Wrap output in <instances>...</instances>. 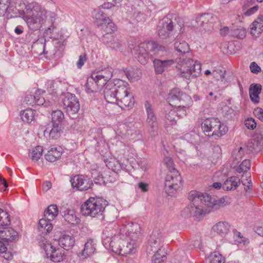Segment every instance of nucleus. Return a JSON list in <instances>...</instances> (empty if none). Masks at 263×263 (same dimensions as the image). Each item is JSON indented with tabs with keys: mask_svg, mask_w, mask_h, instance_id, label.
Returning <instances> with one entry per match:
<instances>
[{
	"mask_svg": "<svg viewBox=\"0 0 263 263\" xmlns=\"http://www.w3.org/2000/svg\"><path fill=\"white\" fill-rule=\"evenodd\" d=\"M188 198L192 203L184 209L181 215L184 217L193 216L200 219L210 212L219 209L223 205L227 198L222 197L216 200L206 193L192 191Z\"/></svg>",
	"mask_w": 263,
	"mask_h": 263,
	"instance_id": "obj_1",
	"label": "nucleus"
},
{
	"mask_svg": "<svg viewBox=\"0 0 263 263\" xmlns=\"http://www.w3.org/2000/svg\"><path fill=\"white\" fill-rule=\"evenodd\" d=\"M141 232L140 225L136 222L122 226L119 232L111 237L109 246L112 251L121 255L132 253L136 248V241Z\"/></svg>",
	"mask_w": 263,
	"mask_h": 263,
	"instance_id": "obj_2",
	"label": "nucleus"
},
{
	"mask_svg": "<svg viewBox=\"0 0 263 263\" xmlns=\"http://www.w3.org/2000/svg\"><path fill=\"white\" fill-rule=\"evenodd\" d=\"M47 11L40 4L33 2L28 4L23 11V18L29 28L32 30L40 29L47 17Z\"/></svg>",
	"mask_w": 263,
	"mask_h": 263,
	"instance_id": "obj_3",
	"label": "nucleus"
},
{
	"mask_svg": "<svg viewBox=\"0 0 263 263\" xmlns=\"http://www.w3.org/2000/svg\"><path fill=\"white\" fill-rule=\"evenodd\" d=\"M129 46L132 53L143 65L146 64L153 56H161L165 50L164 47L154 41L144 42L139 45Z\"/></svg>",
	"mask_w": 263,
	"mask_h": 263,
	"instance_id": "obj_4",
	"label": "nucleus"
},
{
	"mask_svg": "<svg viewBox=\"0 0 263 263\" xmlns=\"http://www.w3.org/2000/svg\"><path fill=\"white\" fill-rule=\"evenodd\" d=\"M107 204L103 198L90 197L81 205V212L83 215L97 218L103 215Z\"/></svg>",
	"mask_w": 263,
	"mask_h": 263,
	"instance_id": "obj_5",
	"label": "nucleus"
},
{
	"mask_svg": "<svg viewBox=\"0 0 263 263\" xmlns=\"http://www.w3.org/2000/svg\"><path fill=\"white\" fill-rule=\"evenodd\" d=\"M117 95L118 105L122 109L131 107L134 103L132 93L128 92V84L120 79H115L112 81Z\"/></svg>",
	"mask_w": 263,
	"mask_h": 263,
	"instance_id": "obj_6",
	"label": "nucleus"
},
{
	"mask_svg": "<svg viewBox=\"0 0 263 263\" xmlns=\"http://www.w3.org/2000/svg\"><path fill=\"white\" fill-rule=\"evenodd\" d=\"M201 127L205 135L209 137H220L226 133L227 127L217 119L208 118L202 123Z\"/></svg>",
	"mask_w": 263,
	"mask_h": 263,
	"instance_id": "obj_7",
	"label": "nucleus"
},
{
	"mask_svg": "<svg viewBox=\"0 0 263 263\" xmlns=\"http://www.w3.org/2000/svg\"><path fill=\"white\" fill-rule=\"evenodd\" d=\"M37 240L41 248L45 251L46 256L55 262L62 261L65 257L64 252L60 249H55L44 237L40 236Z\"/></svg>",
	"mask_w": 263,
	"mask_h": 263,
	"instance_id": "obj_8",
	"label": "nucleus"
},
{
	"mask_svg": "<svg viewBox=\"0 0 263 263\" xmlns=\"http://www.w3.org/2000/svg\"><path fill=\"white\" fill-rule=\"evenodd\" d=\"M168 99L172 106L178 107L189 108L192 102L191 98L179 88L173 89L169 93Z\"/></svg>",
	"mask_w": 263,
	"mask_h": 263,
	"instance_id": "obj_9",
	"label": "nucleus"
},
{
	"mask_svg": "<svg viewBox=\"0 0 263 263\" xmlns=\"http://www.w3.org/2000/svg\"><path fill=\"white\" fill-rule=\"evenodd\" d=\"M144 108L146 113V124L148 132L152 136H155L158 134V122L152 105L148 101L144 103Z\"/></svg>",
	"mask_w": 263,
	"mask_h": 263,
	"instance_id": "obj_10",
	"label": "nucleus"
},
{
	"mask_svg": "<svg viewBox=\"0 0 263 263\" xmlns=\"http://www.w3.org/2000/svg\"><path fill=\"white\" fill-rule=\"evenodd\" d=\"M175 22L173 20V15L168 14L159 21L157 27V32L160 37L163 39L169 37L175 27Z\"/></svg>",
	"mask_w": 263,
	"mask_h": 263,
	"instance_id": "obj_11",
	"label": "nucleus"
},
{
	"mask_svg": "<svg viewBox=\"0 0 263 263\" xmlns=\"http://www.w3.org/2000/svg\"><path fill=\"white\" fill-rule=\"evenodd\" d=\"M182 179L177 171L169 173L166 176L165 190L166 193L171 196L175 191L179 189L181 185Z\"/></svg>",
	"mask_w": 263,
	"mask_h": 263,
	"instance_id": "obj_12",
	"label": "nucleus"
},
{
	"mask_svg": "<svg viewBox=\"0 0 263 263\" xmlns=\"http://www.w3.org/2000/svg\"><path fill=\"white\" fill-rule=\"evenodd\" d=\"M67 114L71 118H74L80 109L79 100L74 94L67 92L63 100Z\"/></svg>",
	"mask_w": 263,
	"mask_h": 263,
	"instance_id": "obj_13",
	"label": "nucleus"
},
{
	"mask_svg": "<svg viewBox=\"0 0 263 263\" xmlns=\"http://www.w3.org/2000/svg\"><path fill=\"white\" fill-rule=\"evenodd\" d=\"M163 237L161 233L154 232L151 235L146 247V252L153 254L162 252Z\"/></svg>",
	"mask_w": 263,
	"mask_h": 263,
	"instance_id": "obj_14",
	"label": "nucleus"
},
{
	"mask_svg": "<svg viewBox=\"0 0 263 263\" xmlns=\"http://www.w3.org/2000/svg\"><path fill=\"white\" fill-rule=\"evenodd\" d=\"M92 74L96 80V83H98V85L101 89L105 85L106 86L109 82H112V81H109L113 76V69L111 67H106L93 72Z\"/></svg>",
	"mask_w": 263,
	"mask_h": 263,
	"instance_id": "obj_15",
	"label": "nucleus"
},
{
	"mask_svg": "<svg viewBox=\"0 0 263 263\" xmlns=\"http://www.w3.org/2000/svg\"><path fill=\"white\" fill-rule=\"evenodd\" d=\"M70 182L72 186L80 191L87 190L91 187L93 183L87 177L78 175L71 179Z\"/></svg>",
	"mask_w": 263,
	"mask_h": 263,
	"instance_id": "obj_16",
	"label": "nucleus"
},
{
	"mask_svg": "<svg viewBox=\"0 0 263 263\" xmlns=\"http://www.w3.org/2000/svg\"><path fill=\"white\" fill-rule=\"evenodd\" d=\"M176 62L177 63L176 68L178 71V74L184 78L185 76H189V73L190 72L187 70L189 69V67L191 66V64L193 63V60L182 54L181 57L176 59Z\"/></svg>",
	"mask_w": 263,
	"mask_h": 263,
	"instance_id": "obj_17",
	"label": "nucleus"
},
{
	"mask_svg": "<svg viewBox=\"0 0 263 263\" xmlns=\"http://www.w3.org/2000/svg\"><path fill=\"white\" fill-rule=\"evenodd\" d=\"M92 16L95 23L98 26H104L108 25L111 27L114 24L111 22L110 18L103 12L100 7L95 9L92 12Z\"/></svg>",
	"mask_w": 263,
	"mask_h": 263,
	"instance_id": "obj_18",
	"label": "nucleus"
},
{
	"mask_svg": "<svg viewBox=\"0 0 263 263\" xmlns=\"http://www.w3.org/2000/svg\"><path fill=\"white\" fill-rule=\"evenodd\" d=\"M247 147L252 152H259L263 148V136L261 134H255L250 139Z\"/></svg>",
	"mask_w": 263,
	"mask_h": 263,
	"instance_id": "obj_19",
	"label": "nucleus"
},
{
	"mask_svg": "<svg viewBox=\"0 0 263 263\" xmlns=\"http://www.w3.org/2000/svg\"><path fill=\"white\" fill-rule=\"evenodd\" d=\"M112 82H109L104 90V98L106 102L109 103L117 104L118 105L117 95Z\"/></svg>",
	"mask_w": 263,
	"mask_h": 263,
	"instance_id": "obj_20",
	"label": "nucleus"
},
{
	"mask_svg": "<svg viewBox=\"0 0 263 263\" xmlns=\"http://www.w3.org/2000/svg\"><path fill=\"white\" fill-rule=\"evenodd\" d=\"M18 238V233L12 228H6L0 230V238L7 242L17 241Z\"/></svg>",
	"mask_w": 263,
	"mask_h": 263,
	"instance_id": "obj_21",
	"label": "nucleus"
},
{
	"mask_svg": "<svg viewBox=\"0 0 263 263\" xmlns=\"http://www.w3.org/2000/svg\"><path fill=\"white\" fill-rule=\"evenodd\" d=\"M74 242L75 239L73 236L64 233H61L59 239V245L66 250L71 249L73 246Z\"/></svg>",
	"mask_w": 263,
	"mask_h": 263,
	"instance_id": "obj_22",
	"label": "nucleus"
},
{
	"mask_svg": "<svg viewBox=\"0 0 263 263\" xmlns=\"http://www.w3.org/2000/svg\"><path fill=\"white\" fill-rule=\"evenodd\" d=\"M96 251V243L91 239H88L85 243L83 249L79 252V255L83 258H86L94 254Z\"/></svg>",
	"mask_w": 263,
	"mask_h": 263,
	"instance_id": "obj_23",
	"label": "nucleus"
},
{
	"mask_svg": "<svg viewBox=\"0 0 263 263\" xmlns=\"http://www.w3.org/2000/svg\"><path fill=\"white\" fill-rule=\"evenodd\" d=\"M230 226L225 221L218 222L215 224L212 229V232L216 233L221 236H225L229 231Z\"/></svg>",
	"mask_w": 263,
	"mask_h": 263,
	"instance_id": "obj_24",
	"label": "nucleus"
},
{
	"mask_svg": "<svg viewBox=\"0 0 263 263\" xmlns=\"http://www.w3.org/2000/svg\"><path fill=\"white\" fill-rule=\"evenodd\" d=\"M174 63L173 60H161L156 59L153 61L155 70L157 73H162Z\"/></svg>",
	"mask_w": 263,
	"mask_h": 263,
	"instance_id": "obj_25",
	"label": "nucleus"
},
{
	"mask_svg": "<svg viewBox=\"0 0 263 263\" xmlns=\"http://www.w3.org/2000/svg\"><path fill=\"white\" fill-rule=\"evenodd\" d=\"M62 148L61 147H51L45 155V159L50 162L57 161L61 156Z\"/></svg>",
	"mask_w": 263,
	"mask_h": 263,
	"instance_id": "obj_26",
	"label": "nucleus"
},
{
	"mask_svg": "<svg viewBox=\"0 0 263 263\" xmlns=\"http://www.w3.org/2000/svg\"><path fill=\"white\" fill-rule=\"evenodd\" d=\"M244 155V150L242 147L238 146L232 152V162L230 164L232 168H235Z\"/></svg>",
	"mask_w": 263,
	"mask_h": 263,
	"instance_id": "obj_27",
	"label": "nucleus"
},
{
	"mask_svg": "<svg viewBox=\"0 0 263 263\" xmlns=\"http://www.w3.org/2000/svg\"><path fill=\"white\" fill-rule=\"evenodd\" d=\"M240 180L239 177L231 176L227 178L222 184V188L226 191L236 190L240 184Z\"/></svg>",
	"mask_w": 263,
	"mask_h": 263,
	"instance_id": "obj_28",
	"label": "nucleus"
},
{
	"mask_svg": "<svg viewBox=\"0 0 263 263\" xmlns=\"http://www.w3.org/2000/svg\"><path fill=\"white\" fill-rule=\"evenodd\" d=\"M191 65V66L189 67V69L187 70V71L190 72V73H189V76H185L184 78L187 80L197 78L199 77L201 73V66L198 62L193 60V63Z\"/></svg>",
	"mask_w": 263,
	"mask_h": 263,
	"instance_id": "obj_29",
	"label": "nucleus"
},
{
	"mask_svg": "<svg viewBox=\"0 0 263 263\" xmlns=\"http://www.w3.org/2000/svg\"><path fill=\"white\" fill-rule=\"evenodd\" d=\"M101 89V87H99L98 83H96V80L91 74V76L88 78L85 84V90L86 92L90 94L94 93Z\"/></svg>",
	"mask_w": 263,
	"mask_h": 263,
	"instance_id": "obj_30",
	"label": "nucleus"
},
{
	"mask_svg": "<svg viewBox=\"0 0 263 263\" xmlns=\"http://www.w3.org/2000/svg\"><path fill=\"white\" fill-rule=\"evenodd\" d=\"M261 86L259 84H251L249 88V95L251 101L254 103L259 101V95L261 93Z\"/></svg>",
	"mask_w": 263,
	"mask_h": 263,
	"instance_id": "obj_31",
	"label": "nucleus"
},
{
	"mask_svg": "<svg viewBox=\"0 0 263 263\" xmlns=\"http://www.w3.org/2000/svg\"><path fill=\"white\" fill-rule=\"evenodd\" d=\"M215 17L211 13L202 14L196 17V22L199 27H204V25L212 23Z\"/></svg>",
	"mask_w": 263,
	"mask_h": 263,
	"instance_id": "obj_32",
	"label": "nucleus"
},
{
	"mask_svg": "<svg viewBox=\"0 0 263 263\" xmlns=\"http://www.w3.org/2000/svg\"><path fill=\"white\" fill-rule=\"evenodd\" d=\"M174 48L177 52L182 54L188 53L190 49L188 43L178 37L175 40Z\"/></svg>",
	"mask_w": 263,
	"mask_h": 263,
	"instance_id": "obj_33",
	"label": "nucleus"
},
{
	"mask_svg": "<svg viewBox=\"0 0 263 263\" xmlns=\"http://www.w3.org/2000/svg\"><path fill=\"white\" fill-rule=\"evenodd\" d=\"M263 32V16L258 17L254 21L251 27V33L254 36H258Z\"/></svg>",
	"mask_w": 263,
	"mask_h": 263,
	"instance_id": "obj_34",
	"label": "nucleus"
},
{
	"mask_svg": "<svg viewBox=\"0 0 263 263\" xmlns=\"http://www.w3.org/2000/svg\"><path fill=\"white\" fill-rule=\"evenodd\" d=\"M50 221L46 218L40 220L38 230L42 234L49 233L52 230L53 226Z\"/></svg>",
	"mask_w": 263,
	"mask_h": 263,
	"instance_id": "obj_35",
	"label": "nucleus"
},
{
	"mask_svg": "<svg viewBox=\"0 0 263 263\" xmlns=\"http://www.w3.org/2000/svg\"><path fill=\"white\" fill-rule=\"evenodd\" d=\"M59 210L56 204H51L44 212V217L48 220H53L58 216Z\"/></svg>",
	"mask_w": 263,
	"mask_h": 263,
	"instance_id": "obj_36",
	"label": "nucleus"
},
{
	"mask_svg": "<svg viewBox=\"0 0 263 263\" xmlns=\"http://www.w3.org/2000/svg\"><path fill=\"white\" fill-rule=\"evenodd\" d=\"M63 213L64 218L68 223L75 224L79 222L80 219L77 217L73 210L67 209Z\"/></svg>",
	"mask_w": 263,
	"mask_h": 263,
	"instance_id": "obj_37",
	"label": "nucleus"
},
{
	"mask_svg": "<svg viewBox=\"0 0 263 263\" xmlns=\"http://www.w3.org/2000/svg\"><path fill=\"white\" fill-rule=\"evenodd\" d=\"M35 113L33 109H27L21 111V117L24 122L30 123L34 120Z\"/></svg>",
	"mask_w": 263,
	"mask_h": 263,
	"instance_id": "obj_38",
	"label": "nucleus"
},
{
	"mask_svg": "<svg viewBox=\"0 0 263 263\" xmlns=\"http://www.w3.org/2000/svg\"><path fill=\"white\" fill-rule=\"evenodd\" d=\"M43 152V147L36 146L30 150L29 156L32 160L37 161L41 158Z\"/></svg>",
	"mask_w": 263,
	"mask_h": 263,
	"instance_id": "obj_39",
	"label": "nucleus"
},
{
	"mask_svg": "<svg viewBox=\"0 0 263 263\" xmlns=\"http://www.w3.org/2000/svg\"><path fill=\"white\" fill-rule=\"evenodd\" d=\"M64 119V115L61 110H56L52 111L51 114V120L52 124L61 125Z\"/></svg>",
	"mask_w": 263,
	"mask_h": 263,
	"instance_id": "obj_40",
	"label": "nucleus"
},
{
	"mask_svg": "<svg viewBox=\"0 0 263 263\" xmlns=\"http://www.w3.org/2000/svg\"><path fill=\"white\" fill-rule=\"evenodd\" d=\"M127 78L132 82L138 81L141 76V72L139 69H136L132 70H124Z\"/></svg>",
	"mask_w": 263,
	"mask_h": 263,
	"instance_id": "obj_41",
	"label": "nucleus"
},
{
	"mask_svg": "<svg viewBox=\"0 0 263 263\" xmlns=\"http://www.w3.org/2000/svg\"><path fill=\"white\" fill-rule=\"evenodd\" d=\"M61 127L60 125H53L52 124V127L51 129L47 128L45 130V133L49 134L50 137L53 139H56L60 137L61 135Z\"/></svg>",
	"mask_w": 263,
	"mask_h": 263,
	"instance_id": "obj_42",
	"label": "nucleus"
},
{
	"mask_svg": "<svg viewBox=\"0 0 263 263\" xmlns=\"http://www.w3.org/2000/svg\"><path fill=\"white\" fill-rule=\"evenodd\" d=\"M107 167L113 172L118 173L121 170V165L116 159L112 158L106 161Z\"/></svg>",
	"mask_w": 263,
	"mask_h": 263,
	"instance_id": "obj_43",
	"label": "nucleus"
},
{
	"mask_svg": "<svg viewBox=\"0 0 263 263\" xmlns=\"http://www.w3.org/2000/svg\"><path fill=\"white\" fill-rule=\"evenodd\" d=\"M10 222V218L8 213L0 209V226H8Z\"/></svg>",
	"mask_w": 263,
	"mask_h": 263,
	"instance_id": "obj_44",
	"label": "nucleus"
},
{
	"mask_svg": "<svg viewBox=\"0 0 263 263\" xmlns=\"http://www.w3.org/2000/svg\"><path fill=\"white\" fill-rule=\"evenodd\" d=\"M226 70L223 68L216 67L212 70V76L218 80H221V82H224L225 80Z\"/></svg>",
	"mask_w": 263,
	"mask_h": 263,
	"instance_id": "obj_45",
	"label": "nucleus"
},
{
	"mask_svg": "<svg viewBox=\"0 0 263 263\" xmlns=\"http://www.w3.org/2000/svg\"><path fill=\"white\" fill-rule=\"evenodd\" d=\"M45 92V91L38 89L36 91L35 93V104L38 105H41L45 104V106H47L49 105V102H46L44 97H43L41 95Z\"/></svg>",
	"mask_w": 263,
	"mask_h": 263,
	"instance_id": "obj_46",
	"label": "nucleus"
},
{
	"mask_svg": "<svg viewBox=\"0 0 263 263\" xmlns=\"http://www.w3.org/2000/svg\"><path fill=\"white\" fill-rule=\"evenodd\" d=\"M250 167H251L250 161L248 159H245L241 162V163L236 168V171L238 173H247L250 169Z\"/></svg>",
	"mask_w": 263,
	"mask_h": 263,
	"instance_id": "obj_47",
	"label": "nucleus"
},
{
	"mask_svg": "<svg viewBox=\"0 0 263 263\" xmlns=\"http://www.w3.org/2000/svg\"><path fill=\"white\" fill-rule=\"evenodd\" d=\"M45 43L40 41H37L33 43L32 48L34 52H36L38 54H42L45 52Z\"/></svg>",
	"mask_w": 263,
	"mask_h": 263,
	"instance_id": "obj_48",
	"label": "nucleus"
},
{
	"mask_svg": "<svg viewBox=\"0 0 263 263\" xmlns=\"http://www.w3.org/2000/svg\"><path fill=\"white\" fill-rule=\"evenodd\" d=\"M210 263H224V259L218 252L211 253L210 256Z\"/></svg>",
	"mask_w": 263,
	"mask_h": 263,
	"instance_id": "obj_49",
	"label": "nucleus"
},
{
	"mask_svg": "<svg viewBox=\"0 0 263 263\" xmlns=\"http://www.w3.org/2000/svg\"><path fill=\"white\" fill-rule=\"evenodd\" d=\"M165 118L172 124H175L177 120V113L175 112V109H172L168 111H166Z\"/></svg>",
	"mask_w": 263,
	"mask_h": 263,
	"instance_id": "obj_50",
	"label": "nucleus"
},
{
	"mask_svg": "<svg viewBox=\"0 0 263 263\" xmlns=\"http://www.w3.org/2000/svg\"><path fill=\"white\" fill-rule=\"evenodd\" d=\"M163 163L167 168L169 173L174 171H177L174 168V164L172 159L170 157H165L163 160Z\"/></svg>",
	"mask_w": 263,
	"mask_h": 263,
	"instance_id": "obj_51",
	"label": "nucleus"
},
{
	"mask_svg": "<svg viewBox=\"0 0 263 263\" xmlns=\"http://www.w3.org/2000/svg\"><path fill=\"white\" fill-rule=\"evenodd\" d=\"M166 256L162 252L154 254L152 258V263H164Z\"/></svg>",
	"mask_w": 263,
	"mask_h": 263,
	"instance_id": "obj_52",
	"label": "nucleus"
},
{
	"mask_svg": "<svg viewBox=\"0 0 263 263\" xmlns=\"http://www.w3.org/2000/svg\"><path fill=\"white\" fill-rule=\"evenodd\" d=\"M246 127L250 129H254L256 127V122L254 119L249 118L245 121Z\"/></svg>",
	"mask_w": 263,
	"mask_h": 263,
	"instance_id": "obj_53",
	"label": "nucleus"
},
{
	"mask_svg": "<svg viewBox=\"0 0 263 263\" xmlns=\"http://www.w3.org/2000/svg\"><path fill=\"white\" fill-rule=\"evenodd\" d=\"M57 83L53 80H49L47 82L46 85L48 92L50 93H55L54 90L56 89Z\"/></svg>",
	"mask_w": 263,
	"mask_h": 263,
	"instance_id": "obj_54",
	"label": "nucleus"
},
{
	"mask_svg": "<svg viewBox=\"0 0 263 263\" xmlns=\"http://www.w3.org/2000/svg\"><path fill=\"white\" fill-rule=\"evenodd\" d=\"M175 112L177 113V118H182L185 116L186 114V109L185 107H175Z\"/></svg>",
	"mask_w": 263,
	"mask_h": 263,
	"instance_id": "obj_55",
	"label": "nucleus"
},
{
	"mask_svg": "<svg viewBox=\"0 0 263 263\" xmlns=\"http://www.w3.org/2000/svg\"><path fill=\"white\" fill-rule=\"evenodd\" d=\"M35 95L28 94L25 97V102L28 105H33L35 104Z\"/></svg>",
	"mask_w": 263,
	"mask_h": 263,
	"instance_id": "obj_56",
	"label": "nucleus"
},
{
	"mask_svg": "<svg viewBox=\"0 0 263 263\" xmlns=\"http://www.w3.org/2000/svg\"><path fill=\"white\" fill-rule=\"evenodd\" d=\"M246 29L243 28L237 29L234 32V35H235L236 37L239 39L244 38L246 36Z\"/></svg>",
	"mask_w": 263,
	"mask_h": 263,
	"instance_id": "obj_57",
	"label": "nucleus"
},
{
	"mask_svg": "<svg viewBox=\"0 0 263 263\" xmlns=\"http://www.w3.org/2000/svg\"><path fill=\"white\" fill-rule=\"evenodd\" d=\"M250 69L252 73L255 74H257L261 71L260 67L255 62H253L251 63Z\"/></svg>",
	"mask_w": 263,
	"mask_h": 263,
	"instance_id": "obj_58",
	"label": "nucleus"
},
{
	"mask_svg": "<svg viewBox=\"0 0 263 263\" xmlns=\"http://www.w3.org/2000/svg\"><path fill=\"white\" fill-rule=\"evenodd\" d=\"M86 61L85 54H82L79 57V60L77 61L76 65L79 68H81L84 64Z\"/></svg>",
	"mask_w": 263,
	"mask_h": 263,
	"instance_id": "obj_59",
	"label": "nucleus"
},
{
	"mask_svg": "<svg viewBox=\"0 0 263 263\" xmlns=\"http://www.w3.org/2000/svg\"><path fill=\"white\" fill-rule=\"evenodd\" d=\"M253 113L258 119L263 122V109L262 108H256L254 110Z\"/></svg>",
	"mask_w": 263,
	"mask_h": 263,
	"instance_id": "obj_60",
	"label": "nucleus"
},
{
	"mask_svg": "<svg viewBox=\"0 0 263 263\" xmlns=\"http://www.w3.org/2000/svg\"><path fill=\"white\" fill-rule=\"evenodd\" d=\"M258 9V7L257 6H253L252 8H250L244 12V14L246 16H250L253 14H254Z\"/></svg>",
	"mask_w": 263,
	"mask_h": 263,
	"instance_id": "obj_61",
	"label": "nucleus"
},
{
	"mask_svg": "<svg viewBox=\"0 0 263 263\" xmlns=\"http://www.w3.org/2000/svg\"><path fill=\"white\" fill-rule=\"evenodd\" d=\"M242 184L245 186L244 189L246 192H248L250 190V185H246V184H250L251 183V176L250 175L246 176V181L243 179L242 181Z\"/></svg>",
	"mask_w": 263,
	"mask_h": 263,
	"instance_id": "obj_62",
	"label": "nucleus"
},
{
	"mask_svg": "<svg viewBox=\"0 0 263 263\" xmlns=\"http://www.w3.org/2000/svg\"><path fill=\"white\" fill-rule=\"evenodd\" d=\"M0 255L6 260L11 259L12 258V254L11 252L7 251L2 252Z\"/></svg>",
	"mask_w": 263,
	"mask_h": 263,
	"instance_id": "obj_63",
	"label": "nucleus"
},
{
	"mask_svg": "<svg viewBox=\"0 0 263 263\" xmlns=\"http://www.w3.org/2000/svg\"><path fill=\"white\" fill-rule=\"evenodd\" d=\"M255 231L258 235L263 237V222L255 227Z\"/></svg>",
	"mask_w": 263,
	"mask_h": 263,
	"instance_id": "obj_64",
	"label": "nucleus"
}]
</instances>
